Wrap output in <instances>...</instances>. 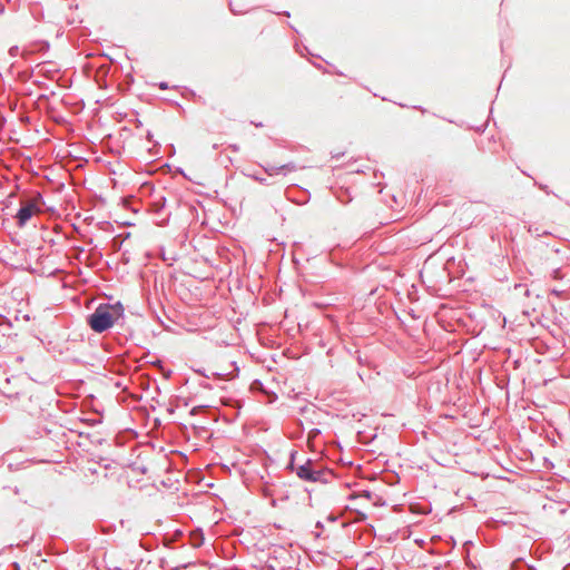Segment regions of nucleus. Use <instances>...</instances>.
Instances as JSON below:
<instances>
[{"label": "nucleus", "instance_id": "nucleus-3", "mask_svg": "<svg viewBox=\"0 0 570 570\" xmlns=\"http://www.w3.org/2000/svg\"><path fill=\"white\" fill-rule=\"evenodd\" d=\"M291 468L296 472L297 476L304 481L317 482L322 480L323 472L321 470H313L311 461L297 466L292 462Z\"/></svg>", "mask_w": 570, "mask_h": 570}, {"label": "nucleus", "instance_id": "nucleus-1", "mask_svg": "<svg viewBox=\"0 0 570 570\" xmlns=\"http://www.w3.org/2000/svg\"><path fill=\"white\" fill-rule=\"evenodd\" d=\"M124 307L120 303L114 305H99L89 316V325L92 331L101 333L114 325V323L122 317Z\"/></svg>", "mask_w": 570, "mask_h": 570}, {"label": "nucleus", "instance_id": "nucleus-4", "mask_svg": "<svg viewBox=\"0 0 570 570\" xmlns=\"http://www.w3.org/2000/svg\"><path fill=\"white\" fill-rule=\"evenodd\" d=\"M358 499L371 500L372 499V493L368 492V491H363L361 493H354V494L351 495V500H353V501H356Z\"/></svg>", "mask_w": 570, "mask_h": 570}, {"label": "nucleus", "instance_id": "nucleus-2", "mask_svg": "<svg viewBox=\"0 0 570 570\" xmlns=\"http://www.w3.org/2000/svg\"><path fill=\"white\" fill-rule=\"evenodd\" d=\"M42 204L39 198H28L21 202L16 218L20 227L24 226L33 216L41 213Z\"/></svg>", "mask_w": 570, "mask_h": 570}]
</instances>
